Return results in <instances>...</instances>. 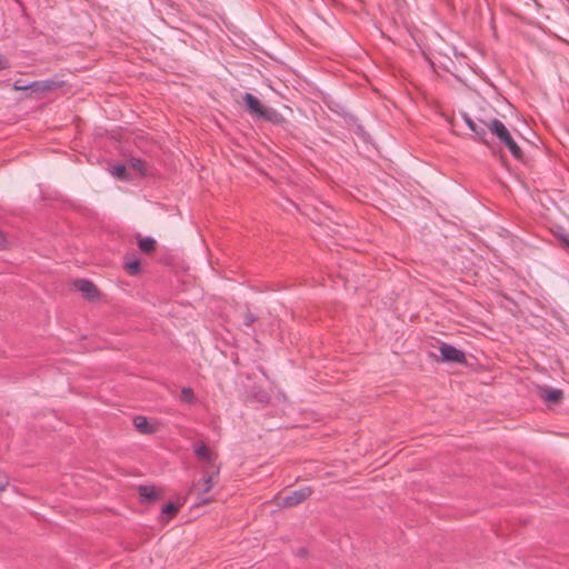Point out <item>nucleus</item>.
<instances>
[{
    "label": "nucleus",
    "instance_id": "1",
    "mask_svg": "<svg viewBox=\"0 0 569 569\" xmlns=\"http://www.w3.org/2000/svg\"><path fill=\"white\" fill-rule=\"evenodd\" d=\"M485 127L499 140V142L506 147L516 160L522 161L525 154L521 148L517 144L512 138L509 129L502 121L497 118H489L488 120H480Z\"/></svg>",
    "mask_w": 569,
    "mask_h": 569
},
{
    "label": "nucleus",
    "instance_id": "2",
    "mask_svg": "<svg viewBox=\"0 0 569 569\" xmlns=\"http://www.w3.org/2000/svg\"><path fill=\"white\" fill-rule=\"evenodd\" d=\"M439 351L440 356L437 358L438 361L467 365V358L465 352L451 345L441 342V345L439 346Z\"/></svg>",
    "mask_w": 569,
    "mask_h": 569
},
{
    "label": "nucleus",
    "instance_id": "3",
    "mask_svg": "<svg viewBox=\"0 0 569 569\" xmlns=\"http://www.w3.org/2000/svg\"><path fill=\"white\" fill-rule=\"evenodd\" d=\"M312 495L311 487H303L298 490H293L287 496L282 497L279 503L282 508H292L307 500Z\"/></svg>",
    "mask_w": 569,
    "mask_h": 569
},
{
    "label": "nucleus",
    "instance_id": "4",
    "mask_svg": "<svg viewBox=\"0 0 569 569\" xmlns=\"http://www.w3.org/2000/svg\"><path fill=\"white\" fill-rule=\"evenodd\" d=\"M220 473L219 465L204 466L202 469V489L200 493H208L217 483Z\"/></svg>",
    "mask_w": 569,
    "mask_h": 569
},
{
    "label": "nucleus",
    "instance_id": "5",
    "mask_svg": "<svg viewBox=\"0 0 569 569\" xmlns=\"http://www.w3.org/2000/svg\"><path fill=\"white\" fill-rule=\"evenodd\" d=\"M74 288L79 290L82 293V296L90 301H93L99 298L100 292L97 286L88 279L76 280Z\"/></svg>",
    "mask_w": 569,
    "mask_h": 569
},
{
    "label": "nucleus",
    "instance_id": "6",
    "mask_svg": "<svg viewBox=\"0 0 569 569\" xmlns=\"http://www.w3.org/2000/svg\"><path fill=\"white\" fill-rule=\"evenodd\" d=\"M138 493L141 503L156 502L162 498L161 492L153 485H140Z\"/></svg>",
    "mask_w": 569,
    "mask_h": 569
},
{
    "label": "nucleus",
    "instance_id": "7",
    "mask_svg": "<svg viewBox=\"0 0 569 569\" xmlns=\"http://www.w3.org/2000/svg\"><path fill=\"white\" fill-rule=\"evenodd\" d=\"M193 451L199 460L208 463L207 466L217 465V453H214L203 441L197 442L193 447Z\"/></svg>",
    "mask_w": 569,
    "mask_h": 569
},
{
    "label": "nucleus",
    "instance_id": "8",
    "mask_svg": "<svg viewBox=\"0 0 569 569\" xmlns=\"http://www.w3.org/2000/svg\"><path fill=\"white\" fill-rule=\"evenodd\" d=\"M462 119L468 128L478 137V140L483 144H488L487 127L480 120L481 124L477 123L468 113H462Z\"/></svg>",
    "mask_w": 569,
    "mask_h": 569
},
{
    "label": "nucleus",
    "instance_id": "9",
    "mask_svg": "<svg viewBox=\"0 0 569 569\" xmlns=\"http://www.w3.org/2000/svg\"><path fill=\"white\" fill-rule=\"evenodd\" d=\"M242 100H243L247 111L250 114L259 118V116L261 114V112L266 106H263L256 96H253L252 93H249V92L243 94Z\"/></svg>",
    "mask_w": 569,
    "mask_h": 569
},
{
    "label": "nucleus",
    "instance_id": "10",
    "mask_svg": "<svg viewBox=\"0 0 569 569\" xmlns=\"http://www.w3.org/2000/svg\"><path fill=\"white\" fill-rule=\"evenodd\" d=\"M259 118L276 126L282 127L287 123L286 118L271 107H264Z\"/></svg>",
    "mask_w": 569,
    "mask_h": 569
},
{
    "label": "nucleus",
    "instance_id": "11",
    "mask_svg": "<svg viewBox=\"0 0 569 569\" xmlns=\"http://www.w3.org/2000/svg\"><path fill=\"white\" fill-rule=\"evenodd\" d=\"M540 396L548 403H559L563 398V392L560 389L546 386L540 388Z\"/></svg>",
    "mask_w": 569,
    "mask_h": 569
},
{
    "label": "nucleus",
    "instance_id": "12",
    "mask_svg": "<svg viewBox=\"0 0 569 569\" xmlns=\"http://www.w3.org/2000/svg\"><path fill=\"white\" fill-rule=\"evenodd\" d=\"M133 425L137 430L142 435H152L157 431V427L148 421L143 416H136L133 418Z\"/></svg>",
    "mask_w": 569,
    "mask_h": 569
},
{
    "label": "nucleus",
    "instance_id": "13",
    "mask_svg": "<svg viewBox=\"0 0 569 569\" xmlns=\"http://www.w3.org/2000/svg\"><path fill=\"white\" fill-rule=\"evenodd\" d=\"M20 82H22L21 79L17 80L13 84L14 91H24V90H31L32 93H43V88L41 81H32L26 86H20Z\"/></svg>",
    "mask_w": 569,
    "mask_h": 569
},
{
    "label": "nucleus",
    "instance_id": "14",
    "mask_svg": "<svg viewBox=\"0 0 569 569\" xmlns=\"http://www.w3.org/2000/svg\"><path fill=\"white\" fill-rule=\"evenodd\" d=\"M179 509L180 505L174 502L166 503L161 509V521L169 522L179 512Z\"/></svg>",
    "mask_w": 569,
    "mask_h": 569
},
{
    "label": "nucleus",
    "instance_id": "15",
    "mask_svg": "<svg viewBox=\"0 0 569 569\" xmlns=\"http://www.w3.org/2000/svg\"><path fill=\"white\" fill-rule=\"evenodd\" d=\"M138 248L146 254L152 253L157 248V241L151 237H144L138 240Z\"/></svg>",
    "mask_w": 569,
    "mask_h": 569
},
{
    "label": "nucleus",
    "instance_id": "16",
    "mask_svg": "<svg viewBox=\"0 0 569 569\" xmlns=\"http://www.w3.org/2000/svg\"><path fill=\"white\" fill-rule=\"evenodd\" d=\"M41 82H42L41 88H43L44 92L61 89L66 84V82L63 80H61L58 76H56L51 79L41 80Z\"/></svg>",
    "mask_w": 569,
    "mask_h": 569
},
{
    "label": "nucleus",
    "instance_id": "17",
    "mask_svg": "<svg viewBox=\"0 0 569 569\" xmlns=\"http://www.w3.org/2000/svg\"><path fill=\"white\" fill-rule=\"evenodd\" d=\"M124 269L130 276H137L141 272L140 259L133 258L124 262Z\"/></svg>",
    "mask_w": 569,
    "mask_h": 569
},
{
    "label": "nucleus",
    "instance_id": "18",
    "mask_svg": "<svg viewBox=\"0 0 569 569\" xmlns=\"http://www.w3.org/2000/svg\"><path fill=\"white\" fill-rule=\"evenodd\" d=\"M180 400L186 403H193L196 401V396L193 390L190 387H184L180 391Z\"/></svg>",
    "mask_w": 569,
    "mask_h": 569
},
{
    "label": "nucleus",
    "instance_id": "19",
    "mask_svg": "<svg viewBox=\"0 0 569 569\" xmlns=\"http://www.w3.org/2000/svg\"><path fill=\"white\" fill-rule=\"evenodd\" d=\"M130 166L132 169L137 170L141 176H146V164L143 160L131 158Z\"/></svg>",
    "mask_w": 569,
    "mask_h": 569
},
{
    "label": "nucleus",
    "instance_id": "20",
    "mask_svg": "<svg viewBox=\"0 0 569 569\" xmlns=\"http://www.w3.org/2000/svg\"><path fill=\"white\" fill-rule=\"evenodd\" d=\"M256 321L257 317L249 310V308H247L243 312V325L246 327H251Z\"/></svg>",
    "mask_w": 569,
    "mask_h": 569
},
{
    "label": "nucleus",
    "instance_id": "21",
    "mask_svg": "<svg viewBox=\"0 0 569 569\" xmlns=\"http://www.w3.org/2000/svg\"><path fill=\"white\" fill-rule=\"evenodd\" d=\"M112 173L119 179H127V168L123 164H117L113 167Z\"/></svg>",
    "mask_w": 569,
    "mask_h": 569
},
{
    "label": "nucleus",
    "instance_id": "22",
    "mask_svg": "<svg viewBox=\"0 0 569 569\" xmlns=\"http://www.w3.org/2000/svg\"><path fill=\"white\" fill-rule=\"evenodd\" d=\"M10 68V61L6 56L0 54V70Z\"/></svg>",
    "mask_w": 569,
    "mask_h": 569
},
{
    "label": "nucleus",
    "instance_id": "23",
    "mask_svg": "<svg viewBox=\"0 0 569 569\" xmlns=\"http://www.w3.org/2000/svg\"><path fill=\"white\" fill-rule=\"evenodd\" d=\"M7 243L8 241L6 234L2 231H0V250L7 249Z\"/></svg>",
    "mask_w": 569,
    "mask_h": 569
},
{
    "label": "nucleus",
    "instance_id": "24",
    "mask_svg": "<svg viewBox=\"0 0 569 569\" xmlns=\"http://www.w3.org/2000/svg\"><path fill=\"white\" fill-rule=\"evenodd\" d=\"M9 485V480L6 476H0V491H3Z\"/></svg>",
    "mask_w": 569,
    "mask_h": 569
},
{
    "label": "nucleus",
    "instance_id": "25",
    "mask_svg": "<svg viewBox=\"0 0 569 569\" xmlns=\"http://www.w3.org/2000/svg\"><path fill=\"white\" fill-rule=\"evenodd\" d=\"M259 400H260L261 402H268L269 397H268L266 393H263V395L259 398Z\"/></svg>",
    "mask_w": 569,
    "mask_h": 569
},
{
    "label": "nucleus",
    "instance_id": "26",
    "mask_svg": "<svg viewBox=\"0 0 569 569\" xmlns=\"http://www.w3.org/2000/svg\"><path fill=\"white\" fill-rule=\"evenodd\" d=\"M305 552H306V550H305V549H301V550H300V555H303Z\"/></svg>",
    "mask_w": 569,
    "mask_h": 569
}]
</instances>
